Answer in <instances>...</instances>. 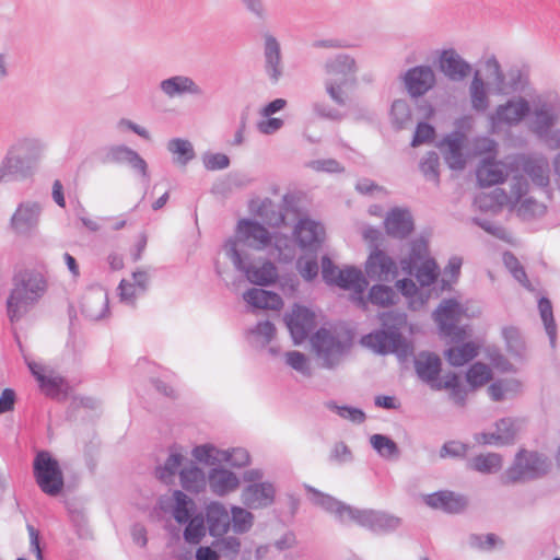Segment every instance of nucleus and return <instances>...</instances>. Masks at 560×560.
<instances>
[{
	"instance_id": "3",
	"label": "nucleus",
	"mask_w": 560,
	"mask_h": 560,
	"mask_svg": "<svg viewBox=\"0 0 560 560\" xmlns=\"http://www.w3.org/2000/svg\"><path fill=\"white\" fill-rule=\"evenodd\" d=\"M497 143L490 139H479L476 142V155L482 161L477 168L476 175L480 186L488 187L503 183L509 176L508 165L494 159Z\"/></svg>"
},
{
	"instance_id": "26",
	"label": "nucleus",
	"mask_w": 560,
	"mask_h": 560,
	"mask_svg": "<svg viewBox=\"0 0 560 560\" xmlns=\"http://www.w3.org/2000/svg\"><path fill=\"white\" fill-rule=\"evenodd\" d=\"M30 176V167L14 150H7L0 161V186Z\"/></svg>"
},
{
	"instance_id": "23",
	"label": "nucleus",
	"mask_w": 560,
	"mask_h": 560,
	"mask_svg": "<svg viewBox=\"0 0 560 560\" xmlns=\"http://www.w3.org/2000/svg\"><path fill=\"white\" fill-rule=\"evenodd\" d=\"M151 518L173 535V521L175 520V490L173 488H170L165 494L159 497L151 512Z\"/></svg>"
},
{
	"instance_id": "50",
	"label": "nucleus",
	"mask_w": 560,
	"mask_h": 560,
	"mask_svg": "<svg viewBox=\"0 0 560 560\" xmlns=\"http://www.w3.org/2000/svg\"><path fill=\"white\" fill-rule=\"evenodd\" d=\"M118 291L120 302L130 306H135L137 299L144 294V292L139 291L136 284L129 279H122L120 281Z\"/></svg>"
},
{
	"instance_id": "13",
	"label": "nucleus",
	"mask_w": 560,
	"mask_h": 560,
	"mask_svg": "<svg viewBox=\"0 0 560 560\" xmlns=\"http://www.w3.org/2000/svg\"><path fill=\"white\" fill-rule=\"evenodd\" d=\"M312 345L317 354L323 357L325 365L330 368L334 360L339 358L350 346V341H341L336 339L330 331L319 329L312 338Z\"/></svg>"
},
{
	"instance_id": "10",
	"label": "nucleus",
	"mask_w": 560,
	"mask_h": 560,
	"mask_svg": "<svg viewBox=\"0 0 560 560\" xmlns=\"http://www.w3.org/2000/svg\"><path fill=\"white\" fill-rule=\"evenodd\" d=\"M466 310L455 300H445L434 312V320L440 331L454 340H462L467 336L465 327L458 326Z\"/></svg>"
},
{
	"instance_id": "1",
	"label": "nucleus",
	"mask_w": 560,
	"mask_h": 560,
	"mask_svg": "<svg viewBox=\"0 0 560 560\" xmlns=\"http://www.w3.org/2000/svg\"><path fill=\"white\" fill-rule=\"evenodd\" d=\"M47 289L45 277L37 271L25 270L14 279V287L8 298L7 308L11 322L19 320Z\"/></svg>"
},
{
	"instance_id": "4",
	"label": "nucleus",
	"mask_w": 560,
	"mask_h": 560,
	"mask_svg": "<svg viewBox=\"0 0 560 560\" xmlns=\"http://www.w3.org/2000/svg\"><path fill=\"white\" fill-rule=\"evenodd\" d=\"M380 319L388 331L381 330L369 334L361 339V343L376 353H398L402 348V340L396 330L405 323V316L401 314L383 313Z\"/></svg>"
},
{
	"instance_id": "48",
	"label": "nucleus",
	"mask_w": 560,
	"mask_h": 560,
	"mask_svg": "<svg viewBox=\"0 0 560 560\" xmlns=\"http://www.w3.org/2000/svg\"><path fill=\"white\" fill-rule=\"evenodd\" d=\"M503 261L505 267L510 270L513 277L525 288L530 289V282L527 278V275L518 261V259L511 253H505L503 255Z\"/></svg>"
},
{
	"instance_id": "40",
	"label": "nucleus",
	"mask_w": 560,
	"mask_h": 560,
	"mask_svg": "<svg viewBox=\"0 0 560 560\" xmlns=\"http://www.w3.org/2000/svg\"><path fill=\"white\" fill-rule=\"evenodd\" d=\"M522 384L516 378H511L506 381H497L493 382L488 387L489 396L494 401L503 400L510 396L517 394L521 390Z\"/></svg>"
},
{
	"instance_id": "11",
	"label": "nucleus",
	"mask_w": 560,
	"mask_h": 560,
	"mask_svg": "<svg viewBox=\"0 0 560 560\" xmlns=\"http://www.w3.org/2000/svg\"><path fill=\"white\" fill-rule=\"evenodd\" d=\"M548 463L537 453L521 450L513 466L508 470L506 478L512 481L530 479L546 474Z\"/></svg>"
},
{
	"instance_id": "51",
	"label": "nucleus",
	"mask_w": 560,
	"mask_h": 560,
	"mask_svg": "<svg viewBox=\"0 0 560 560\" xmlns=\"http://www.w3.org/2000/svg\"><path fill=\"white\" fill-rule=\"evenodd\" d=\"M557 115L547 108L536 110L533 129L536 133L542 135L556 122Z\"/></svg>"
},
{
	"instance_id": "56",
	"label": "nucleus",
	"mask_w": 560,
	"mask_h": 560,
	"mask_svg": "<svg viewBox=\"0 0 560 560\" xmlns=\"http://www.w3.org/2000/svg\"><path fill=\"white\" fill-rule=\"evenodd\" d=\"M217 547L219 551L230 559H234L241 549V541L235 537H226L218 541Z\"/></svg>"
},
{
	"instance_id": "61",
	"label": "nucleus",
	"mask_w": 560,
	"mask_h": 560,
	"mask_svg": "<svg viewBox=\"0 0 560 560\" xmlns=\"http://www.w3.org/2000/svg\"><path fill=\"white\" fill-rule=\"evenodd\" d=\"M27 532L30 536V553L34 556V560H43L38 530L34 526L27 525Z\"/></svg>"
},
{
	"instance_id": "38",
	"label": "nucleus",
	"mask_w": 560,
	"mask_h": 560,
	"mask_svg": "<svg viewBox=\"0 0 560 560\" xmlns=\"http://www.w3.org/2000/svg\"><path fill=\"white\" fill-rule=\"evenodd\" d=\"M479 346L475 342H466L452 347L445 352L447 362L453 366H462L478 355Z\"/></svg>"
},
{
	"instance_id": "20",
	"label": "nucleus",
	"mask_w": 560,
	"mask_h": 560,
	"mask_svg": "<svg viewBox=\"0 0 560 560\" xmlns=\"http://www.w3.org/2000/svg\"><path fill=\"white\" fill-rule=\"evenodd\" d=\"M529 113V104L526 100L518 97L509 101L497 108L491 116L493 126L501 124L515 125L522 121Z\"/></svg>"
},
{
	"instance_id": "42",
	"label": "nucleus",
	"mask_w": 560,
	"mask_h": 560,
	"mask_svg": "<svg viewBox=\"0 0 560 560\" xmlns=\"http://www.w3.org/2000/svg\"><path fill=\"white\" fill-rule=\"evenodd\" d=\"M470 98L476 110H485L489 105L486 85L479 71L475 73L470 84Z\"/></svg>"
},
{
	"instance_id": "30",
	"label": "nucleus",
	"mask_w": 560,
	"mask_h": 560,
	"mask_svg": "<svg viewBox=\"0 0 560 560\" xmlns=\"http://www.w3.org/2000/svg\"><path fill=\"white\" fill-rule=\"evenodd\" d=\"M242 498L243 502L252 509L265 508L272 503L275 489L267 482L252 485L243 491Z\"/></svg>"
},
{
	"instance_id": "55",
	"label": "nucleus",
	"mask_w": 560,
	"mask_h": 560,
	"mask_svg": "<svg viewBox=\"0 0 560 560\" xmlns=\"http://www.w3.org/2000/svg\"><path fill=\"white\" fill-rule=\"evenodd\" d=\"M486 77L487 79L498 85L502 86L504 83V74L501 70V67L498 60L494 57L488 58L485 62Z\"/></svg>"
},
{
	"instance_id": "21",
	"label": "nucleus",
	"mask_w": 560,
	"mask_h": 560,
	"mask_svg": "<svg viewBox=\"0 0 560 560\" xmlns=\"http://www.w3.org/2000/svg\"><path fill=\"white\" fill-rule=\"evenodd\" d=\"M365 272L372 279L388 280L396 277V262L383 250H373L366 262Z\"/></svg>"
},
{
	"instance_id": "35",
	"label": "nucleus",
	"mask_w": 560,
	"mask_h": 560,
	"mask_svg": "<svg viewBox=\"0 0 560 560\" xmlns=\"http://www.w3.org/2000/svg\"><path fill=\"white\" fill-rule=\"evenodd\" d=\"M211 490L218 495H224L238 488L240 480L235 474L226 469H213L209 475Z\"/></svg>"
},
{
	"instance_id": "34",
	"label": "nucleus",
	"mask_w": 560,
	"mask_h": 560,
	"mask_svg": "<svg viewBox=\"0 0 560 560\" xmlns=\"http://www.w3.org/2000/svg\"><path fill=\"white\" fill-rule=\"evenodd\" d=\"M464 140V136L454 135L447 137L442 143V147L444 148V159L453 170H462L466 164L465 158L462 153Z\"/></svg>"
},
{
	"instance_id": "7",
	"label": "nucleus",
	"mask_w": 560,
	"mask_h": 560,
	"mask_svg": "<svg viewBox=\"0 0 560 560\" xmlns=\"http://www.w3.org/2000/svg\"><path fill=\"white\" fill-rule=\"evenodd\" d=\"M34 476L40 490L51 497L63 489V472L58 460L49 452H38L33 464Z\"/></svg>"
},
{
	"instance_id": "63",
	"label": "nucleus",
	"mask_w": 560,
	"mask_h": 560,
	"mask_svg": "<svg viewBox=\"0 0 560 560\" xmlns=\"http://www.w3.org/2000/svg\"><path fill=\"white\" fill-rule=\"evenodd\" d=\"M129 280H131L136 284L139 291L145 293L151 281V275L149 270L137 269L132 272L131 278Z\"/></svg>"
},
{
	"instance_id": "45",
	"label": "nucleus",
	"mask_w": 560,
	"mask_h": 560,
	"mask_svg": "<svg viewBox=\"0 0 560 560\" xmlns=\"http://www.w3.org/2000/svg\"><path fill=\"white\" fill-rule=\"evenodd\" d=\"M231 525L236 534H243L250 529L253 526L254 516L250 512L240 506L231 509Z\"/></svg>"
},
{
	"instance_id": "6",
	"label": "nucleus",
	"mask_w": 560,
	"mask_h": 560,
	"mask_svg": "<svg viewBox=\"0 0 560 560\" xmlns=\"http://www.w3.org/2000/svg\"><path fill=\"white\" fill-rule=\"evenodd\" d=\"M355 61L350 56H338L326 65V86L332 100L343 102L345 90L354 82Z\"/></svg>"
},
{
	"instance_id": "41",
	"label": "nucleus",
	"mask_w": 560,
	"mask_h": 560,
	"mask_svg": "<svg viewBox=\"0 0 560 560\" xmlns=\"http://www.w3.org/2000/svg\"><path fill=\"white\" fill-rule=\"evenodd\" d=\"M492 380L491 368L482 362H476L466 372V381L471 389H477Z\"/></svg>"
},
{
	"instance_id": "54",
	"label": "nucleus",
	"mask_w": 560,
	"mask_h": 560,
	"mask_svg": "<svg viewBox=\"0 0 560 560\" xmlns=\"http://www.w3.org/2000/svg\"><path fill=\"white\" fill-rule=\"evenodd\" d=\"M470 544L472 547L482 550L489 551L495 548L499 545H502V540L495 536L494 534L482 535H472L470 538Z\"/></svg>"
},
{
	"instance_id": "60",
	"label": "nucleus",
	"mask_w": 560,
	"mask_h": 560,
	"mask_svg": "<svg viewBox=\"0 0 560 560\" xmlns=\"http://www.w3.org/2000/svg\"><path fill=\"white\" fill-rule=\"evenodd\" d=\"M329 407L335 409L341 418H345L352 422H358V423H361L364 421L365 415L360 409L350 408V407H338L335 405H329Z\"/></svg>"
},
{
	"instance_id": "33",
	"label": "nucleus",
	"mask_w": 560,
	"mask_h": 560,
	"mask_svg": "<svg viewBox=\"0 0 560 560\" xmlns=\"http://www.w3.org/2000/svg\"><path fill=\"white\" fill-rule=\"evenodd\" d=\"M243 298L249 305L256 308L280 310L283 305L280 295L264 289H250L244 293Z\"/></svg>"
},
{
	"instance_id": "62",
	"label": "nucleus",
	"mask_w": 560,
	"mask_h": 560,
	"mask_svg": "<svg viewBox=\"0 0 560 560\" xmlns=\"http://www.w3.org/2000/svg\"><path fill=\"white\" fill-rule=\"evenodd\" d=\"M421 171L427 176L438 178L439 156L436 153L431 152L427 155L424 161L421 163Z\"/></svg>"
},
{
	"instance_id": "14",
	"label": "nucleus",
	"mask_w": 560,
	"mask_h": 560,
	"mask_svg": "<svg viewBox=\"0 0 560 560\" xmlns=\"http://www.w3.org/2000/svg\"><path fill=\"white\" fill-rule=\"evenodd\" d=\"M154 477L165 486H172L175 479V444L170 441L158 446L153 453Z\"/></svg>"
},
{
	"instance_id": "15",
	"label": "nucleus",
	"mask_w": 560,
	"mask_h": 560,
	"mask_svg": "<svg viewBox=\"0 0 560 560\" xmlns=\"http://www.w3.org/2000/svg\"><path fill=\"white\" fill-rule=\"evenodd\" d=\"M294 236L303 250L315 253L325 240V229L316 221L301 219L295 226Z\"/></svg>"
},
{
	"instance_id": "22",
	"label": "nucleus",
	"mask_w": 560,
	"mask_h": 560,
	"mask_svg": "<svg viewBox=\"0 0 560 560\" xmlns=\"http://www.w3.org/2000/svg\"><path fill=\"white\" fill-rule=\"evenodd\" d=\"M236 236L237 242L255 249L266 247L271 240L264 226L250 220L240 221Z\"/></svg>"
},
{
	"instance_id": "57",
	"label": "nucleus",
	"mask_w": 560,
	"mask_h": 560,
	"mask_svg": "<svg viewBox=\"0 0 560 560\" xmlns=\"http://www.w3.org/2000/svg\"><path fill=\"white\" fill-rule=\"evenodd\" d=\"M298 267L302 277L306 280L314 279L318 273V265L316 256L310 258L301 257L298 261Z\"/></svg>"
},
{
	"instance_id": "28",
	"label": "nucleus",
	"mask_w": 560,
	"mask_h": 560,
	"mask_svg": "<svg viewBox=\"0 0 560 560\" xmlns=\"http://www.w3.org/2000/svg\"><path fill=\"white\" fill-rule=\"evenodd\" d=\"M425 504L446 513H458L466 506V500L452 491H438L423 498Z\"/></svg>"
},
{
	"instance_id": "43",
	"label": "nucleus",
	"mask_w": 560,
	"mask_h": 560,
	"mask_svg": "<svg viewBox=\"0 0 560 560\" xmlns=\"http://www.w3.org/2000/svg\"><path fill=\"white\" fill-rule=\"evenodd\" d=\"M180 482L186 490L198 491L203 488L206 483L205 474L200 468L191 465L182 469Z\"/></svg>"
},
{
	"instance_id": "2",
	"label": "nucleus",
	"mask_w": 560,
	"mask_h": 560,
	"mask_svg": "<svg viewBox=\"0 0 560 560\" xmlns=\"http://www.w3.org/2000/svg\"><path fill=\"white\" fill-rule=\"evenodd\" d=\"M420 378L431 383L434 389H448L451 398L458 405H463L467 397V389L460 384L455 373L446 374L442 380L438 376L441 371V360L433 353H420L415 363Z\"/></svg>"
},
{
	"instance_id": "58",
	"label": "nucleus",
	"mask_w": 560,
	"mask_h": 560,
	"mask_svg": "<svg viewBox=\"0 0 560 560\" xmlns=\"http://www.w3.org/2000/svg\"><path fill=\"white\" fill-rule=\"evenodd\" d=\"M435 130L434 128L425 122H420L417 126L413 139H412V147L420 145L422 143L429 142L434 138Z\"/></svg>"
},
{
	"instance_id": "37",
	"label": "nucleus",
	"mask_w": 560,
	"mask_h": 560,
	"mask_svg": "<svg viewBox=\"0 0 560 560\" xmlns=\"http://www.w3.org/2000/svg\"><path fill=\"white\" fill-rule=\"evenodd\" d=\"M514 435L513 422L509 419H502L497 423V432L482 433L478 440L483 444L503 445L511 443Z\"/></svg>"
},
{
	"instance_id": "46",
	"label": "nucleus",
	"mask_w": 560,
	"mask_h": 560,
	"mask_svg": "<svg viewBox=\"0 0 560 560\" xmlns=\"http://www.w3.org/2000/svg\"><path fill=\"white\" fill-rule=\"evenodd\" d=\"M502 460L497 454L489 453L476 456L471 460V468L480 472H493L501 468Z\"/></svg>"
},
{
	"instance_id": "12",
	"label": "nucleus",
	"mask_w": 560,
	"mask_h": 560,
	"mask_svg": "<svg viewBox=\"0 0 560 560\" xmlns=\"http://www.w3.org/2000/svg\"><path fill=\"white\" fill-rule=\"evenodd\" d=\"M26 364L35 376L42 390L52 397L59 398L66 396L68 392V384L62 376L56 373L52 369L39 362L25 358Z\"/></svg>"
},
{
	"instance_id": "27",
	"label": "nucleus",
	"mask_w": 560,
	"mask_h": 560,
	"mask_svg": "<svg viewBox=\"0 0 560 560\" xmlns=\"http://www.w3.org/2000/svg\"><path fill=\"white\" fill-rule=\"evenodd\" d=\"M440 70L451 79H463L469 75L471 67L454 49H446L440 54Z\"/></svg>"
},
{
	"instance_id": "32",
	"label": "nucleus",
	"mask_w": 560,
	"mask_h": 560,
	"mask_svg": "<svg viewBox=\"0 0 560 560\" xmlns=\"http://www.w3.org/2000/svg\"><path fill=\"white\" fill-rule=\"evenodd\" d=\"M522 168L535 185L540 187L549 185V163L546 158H526L522 162Z\"/></svg>"
},
{
	"instance_id": "39",
	"label": "nucleus",
	"mask_w": 560,
	"mask_h": 560,
	"mask_svg": "<svg viewBox=\"0 0 560 560\" xmlns=\"http://www.w3.org/2000/svg\"><path fill=\"white\" fill-rule=\"evenodd\" d=\"M244 271L250 282L259 285L272 283L278 277L276 267L269 261H265L259 266L253 265Z\"/></svg>"
},
{
	"instance_id": "36",
	"label": "nucleus",
	"mask_w": 560,
	"mask_h": 560,
	"mask_svg": "<svg viewBox=\"0 0 560 560\" xmlns=\"http://www.w3.org/2000/svg\"><path fill=\"white\" fill-rule=\"evenodd\" d=\"M265 60L267 73L275 82L278 81L282 74L280 45L270 35H267L265 39Z\"/></svg>"
},
{
	"instance_id": "18",
	"label": "nucleus",
	"mask_w": 560,
	"mask_h": 560,
	"mask_svg": "<svg viewBox=\"0 0 560 560\" xmlns=\"http://www.w3.org/2000/svg\"><path fill=\"white\" fill-rule=\"evenodd\" d=\"M527 183L520 178L514 185L511 196L506 195L502 189H495L490 194L478 196L476 203L482 210H492L504 205L517 203L527 192Z\"/></svg>"
},
{
	"instance_id": "8",
	"label": "nucleus",
	"mask_w": 560,
	"mask_h": 560,
	"mask_svg": "<svg viewBox=\"0 0 560 560\" xmlns=\"http://www.w3.org/2000/svg\"><path fill=\"white\" fill-rule=\"evenodd\" d=\"M401 267L406 272L415 273L418 282L423 287L432 284L440 275V268L429 256L424 241L412 243L410 255L401 260Z\"/></svg>"
},
{
	"instance_id": "5",
	"label": "nucleus",
	"mask_w": 560,
	"mask_h": 560,
	"mask_svg": "<svg viewBox=\"0 0 560 560\" xmlns=\"http://www.w3.org/2000/svg\"><path fill=\"white\" fill-rule=\"evenodd\" d=\"M322 276L327 283L353 291L357 294L358 303L363 307L366 305L362 294L368 287V281L361 270L351 267L338 269L328 257H323Z\"/></svg>"
},
{
	"instance_id": "47",
	"label": "nucleus",
	"mask_w": 560,
	"mask_h": 560,
	"mask_svg": "<svg viewBox=\"0 0 560 560\" xmlns=\"http://www.w3.org/2000/svg\"><path fill=\"white\" fill-rule=\"evenodd\" d=\"M538 310L540 317L544 322L546 331L551 340L556 337V323L553 318L552 304L547 298H541L538 301Z\"/></svg>"
},
{
	"instance_id": "9",
	"label": "nucleus",
	"mask_w": 560,
	"mask_h": 560,
	"mask_svg": "<svg viewBox=\"0 0 560 560\" xmlns=\"http://www.w3.org/2000/svg\"><path fill=\"white\" fill-rule=\"evenodd\" d=\"M42 214L43 205L39 201H21L10 217L9 226L18 236H33L38 231Z\"/></svg>"
},
{
	"instance_id": "25",
	"label": "nucleus",
	"mask_w": 560,
	"mask_h": 560,
	"mask_svg": "<svg viewBox=\"0 0 560 560\" xmlns=\"http://www.w3.org/2000/svg\"><path fill=\"white\" fill-rule=\"evenodd\" d=\"M405 84L412 96L425 94L435 84V75L430 67H416L405 75Z\"/></svg>"
},
{
	"instance_id": "29",
	"label": "nucleus",
	"mask_w": 560,
	"mask_h": 560,
	"mask_svg": "<svg viewBox=\"0 0 560 560\" xmlns=\"http://www.w3.org/2000/svg\"><path fill=\"white\" fill-rule=\"evenodd\" d=\"M209 533L213 537L225 535L231 527V517L226 508L218 502L208 505L206 511Z\"/></svg>"
},
{
	"instance_id": "59",
	"label": "nucleus",
	"mask_w": 560,
	"mask_h": 560,
	"mask_svg": "<svg viewBox=\"0 0 560 560\" xmlns=\"http://www.w3.org/2000/svg\"><path fill=\"white\" fill-rule=\"evenodd\" d=\"M287 363L295 371L308 374V364L306 357L298 351H291L285 354Z\"/></svg>"
},
{
	"instance_id": "16",
	"label": "nucleus",
	"mask_w": 560,
	"mask_h": 560,
	"mask_svg": "<svg viewBox=\"0 0 560 560\" xmlns=\"http://www.w3.org/2000/svg\"><path fill=\"white\" fill-rule=\"evenodd\" d=\"M104 162L127 164L139 174L143 180L149 179L147 162L135 150L126 145H112L107 148Z\"/></svg>"
},
{
	"instance_id": "49",
	"label": "nucleus",
	"mask_w": 560,
	"mask_h": 560,
	"mask_svg": "<svg viewBox=\"0 0 560 560\" xmlns=\"http://www.w3.org/2000/svg\"><path fill=\"white\" fill-rule=\"evenodd\" d=\"M395 292L385 285H374L369 292V300L371 303L378 306H388L394 303Z\"/></svg>"
},
{
	"instance_id": "53",
	"label": "nucleus",
	"mask_w": 560,
	"mask_h": 560,
	"mask_svg": "<svg viewBox=\"0 0 560 560\" xmlns=\"http://www.w3.org/2000/svg\"><path fill=\"white\" fill-rule=\"evenodd\" d=\"M185 539L191 544H198L205 536V523L202 517H194L189 521L185 533Z\"/></svg>"
},
{
	"instance_id": "64",
	"label": "nucleus",
	"mask_w": 560,
	"mask_h": 560,
	"mask_svg": "<svg viewBox=\"0 0 560 560\" xmlns=\"http://www.w3.org/2000/svg\"><path fill=\"white\" fill-rule=\"evenodd\" d=\"M265 118L266 119L260 120L257 125V128L261 133H265V135L273 133L277 130H279L283 125V120L280 118H276V117H271V116L265 117Z\"/></svg>"
},
{
	"instance_id": "52",
	"label": "nucleus",
	"mask_w": 560,
	"mask_h": 560,
	"mask_svg": "<svg viewBox=\"0 0 560 560\" xmlns=\"http://www.w3.org/2000/svg\"><path fill=\"white\" fill-rule=\"evenodd\" d=\"M371 444L384 457H394L397 455L395 442L387 436L375 434L371 438Z\"/></svg>"
},
{
	"instance_id": "17",
	"label": "nucleus",
	"mask_w": 560,
	"mask_h": 560,
	"mask_svg": "<svg viewBox=\"0 0 560 560\" xmlns=\"http://www.w3.org/2000/svg\"><path fill=\"white\" fill-rule=\"evenodd\" d=\"M285 323L294 343H301L315 326V314L306 307L295 305L287 315Z\"/></svg>"
},
{
	"instance_id": "31",
	"label": "nucleus",
	"mask_w": 560,
	"mask_h": 560,
	"mask_svg": "<svg viewBox=\"0 0 560 560\" xmlns=\"http://www.w3.org/2000/svg\"><path fill=\"white\" fill-rule=\"evenodd\" d=\"M386 232L395 237H406L413 230L410 213L402 209H393L385 219Z\"/></svg>"
},
{
	"instance_id": "44",
	"label": "nucleus",
	"mask_w": 560,
	"mask_h": 560,
	"mask_svg": "<svg viewBox=\"0 0 560 560\" xmlns=\"http://www.w3.org/2000/svg\"><path fill=\"white\" fill-rule=\"evenodd\" d=\"M258 214L262 221L271 228H280L285 224V215L282 210H276L275 205L269 200L260 205Z\"/></svg>"
},
{
	"instance_id": "19",
	"label": "nucleus",
	"mask_w": 560,
	"mask_h": 560,
	"mask_svg": "<svg viewBox=\"0 0 560 560\" xmlns=\"http://www.w3.org/2000/svg\"><path fill=\"white\" fill-rule=\"evenodd\" d=\"M82 312L91 320L105 318L108 313V293L100 285L90 288L82 300Z\"/></svg>"
},
{
	"instance_id": "24",
	"label": "nucleus",
	"mask_w": 560,
	"mask_h": 560,
	"mask_svg": "<svg viewBox=\"0 0 560 560\" xmlns=\"http://www.w3.org/2000/svg\"><path fill=\"white\" fill-rule=\"evenodd\" d=\"M46 145L38 138L25 137L12 144L8 150H14L23 160V166L30 167L33 174V165L36 164L45 152Z\"/></svg>"
}]
</instances>
